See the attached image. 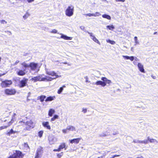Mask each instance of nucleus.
<instances>
[{
    "label": "nucleus",
    "mask_w": 158,
    "mask_h": 158,
    "mask_svg": "<svg viewBox=\"0 0 158 158\" xmlns=\"http://www.w3.org/2000/svg\"><path fill=\"white\" fill-rule=\"evenodd\" d=\"M101 80L103 81H98L96 82L95 84L97 85H100L103 87H104L107 84H110L111 82L110 80L108 79L106 77H102Z\"/></svg>",
    "instance_id": "f257e3e1"
},
{
    "label": "nucleus",
    "mask_w": 158,
    "mask_h": 158,
    "mask_svg": "<svg viewBox=\"0 0 158 158\" xmlns=\"http://www.w3.org/2000/svg\"><path fill=\"white\" fill-rule=\"evenodd\" d=\"M24 154L22 152L18 150H15L14 151L13 154L7 158H23Z\"/></svg>",
    "instance_id": "f03ea898"
},
{
    "label": "nucleus",
    "mask_w": 158,
    "mask_h": 158,
    "mask_svg": "<svg viewBox=\"0 0 158 158\" xmlns=\"http://www.w3.org/2000/svg\"><path fill=\"white\" fill-rule=\"evenodd\" d=\"M0 81H2L0 83V85L2 88L9 87L13 83L11 80H5L3 81L2 78H0Z\"/></svg>",
    "instance_id": "7ed1b4c3"
},
{
    "label": "nucleus",
    "mask_w": 158,
    "mask_h": 158,
    "mask_svg": "<svg viewBox=\"0 0 158 158\" xmlns=\"http://www.w3.org/2000/svg\"><path fill=\"white\" fill-rule=\"evenodd\" d=\"M25 126V128L24 129V130L30 131L34 127L35 125L33 122L30 120L26 122Z\"/></svg>",
    "instance_id": "20e7f679"
},
{
    "label": "nucleus",
    "mask_w": 158,
    "mask_h": 158,
    "mask_svg": "<svg viewBox=\"0 0 158 158\" xmlns=\"http://www.w3.org/2000/svg\"><path fill=\"white\" fill-rule=\"evenodd\" d=\"M74 7L73 6H69L65 11L66 15L68 17L72 16L73 14Z\"/></svg>",
    "instance_id": "39448f33"
},
{
    "label": "nucleus",
    "mask_w": 158,
    "mask_h": 158,
    "mask_svg": "<svg viewBox=\"0 0 158 158\" xmlns=\"http://www.w3.org/2000/svg\"><path fill=\"white\" fill-rule=\"evenodd\" d=\"M16 91L14 88H7L4 90V93L7 95H14L16 93Z\"/></svg>",
    "instance_id": "423d86ee"
},
{
    "label": "nucleus",
    "mask_w": 158,
    "mask_h": 158,
    "mask_svg": "<svg viewBox=\"0 0 158 158\" xmlns=\"http://www.w3.org/2000/svg\"><path fill=\"white\" fill-rule=\"evenodd\" d=\"M15 117H13L10 121H7L6 125L0 127V130L9 127L15 122Z\"/></svg>",
    "instance_id": "0eeeda50"
},
{
    "label": "nucleus",
    "mask_w": 158,
    "mask_h": 158,
    "mask_svg": "<svg viewBox=\"0 0 158 158\" xmlns=\"http://www.w3.org/2000/svg\"><path fill=\"white\" fill-rule=\"evenodd\" d=\"M42 75H40L38 76L34 77L31 79V80L34 82H36L37 81H44L45 78L42 77Z\"/></svg>",
    "instance_id": "6e6552de"
},
{
    "label": "nucleus",
    "mask_w": 158,
    "mask_h": 158,
    "mask_svg": "<svg viewBox=\"0 0 158 158\" xmlns=\"http://www.w3.org/2000/svg\"><path fill=\"white\" fill-rule=\"evenodd\" d=\"M28 79L26 78H24L21 80L19 83L18 86L20 88H22L26 86L28 81Z\"/></svg>",
    "instance_id": "1a4fd4ad"
},
{
    "label": "nucleus",
    "mask_w": 158,
    "mask_h": 158,
    "mask_svg": "<svg viewBox=\"0 0 158 158\" xmlns=\"http://www.w3.org/2000/svg\"><path fill=\"white\" fill-rule=\"evenodd\" d=\"M38 65V63L34 62H31L29 64L31 69L32 71L35 70L37 69Z\"/></svg>",
    "instance_id": "9d476101"
},
{
    "label": "nucleus",
    "mask_w": 158,
    "mask_h": 158,
    "mask_svg": "<svg viewBox=\"0 0 158 158\" xmlns=\"http://www.w3.org/2000/svg\"><path fill=\"white\" fill-rule=\"evenodd\" d=\"M66 147L65 143H62L59 146V147L57 149H54L53 150L54 152H60L61 150L64 148H65Z\"/></svg>",
    "instance_id": "9b49d317"
},
{
    "label": "nucleus",
    "mask_w": 158,
    "mask_h": 158,
    "mask_svg": "<svg viewBox=\"0 0 158 158\" xmlns=\"http://www.w3.org/2000/svg\"><path fill=\"white\" fill-rule=\"evenodd\" d=\"M88 33L89 35L90 36L92 37V39L95 43L98 44H100V43L99 41L96 38V37L94 36L93 35V34L92 33L88 32Z\"/></svg>",
    "instance_id": "f8f14e48"
},
{
    "label": "nucleus",
    "mask_w": 158,
    "mask_h": 158,
    "mask_svg": "<svg viewBox=\"0 0 158 158\" xmlns=\"http://www.w3.org/2000/svg\"><path fill=\"white\" fill-rule=\"evenodd\" d=\"M16 73L18 76H23L26 74L25 70L19 69L17 72Z\"/></svg>",
    "instance_id": "ddd939ff"
},
{
    "label": "nucleus",
    "mask_w": 158,
    "mask_h": 158,
    "mask_svg": "<svg viewBox=\"0 0 158 158\" xmlns=\"http://www.w3.org/2000/svg\"><path fill=\"white\" fill-rule=\"evenodd\" d=\"M101 14L98 12H96L95 13L91 14V13H88L87 14H85V16H89V17H91V16H98L100 15Z\"/></svg>",
    "instance_id": "4468645a"
},
{
    "label": "nucleus",
    "mask_w": 158,
    "mask_h": 158,
    "mask_svg": "<svg viewBox=\"0 0 158 158\" xmlns=\"http://www.w3.org/2000/svg\"><path fill=\"white\" fill-rule=\"evenodd\" d=\"M42 125L44 127L46 128L48 130H50L51 129V127L50 125H49V123L48 122H43L42 123Z\"/></svg>",
    "instance_id": "2eb2a0df"
},
{
    "label": "nucleus",
    "mask_w": 158,
    "mask_h": 158,
    "mask_svg": "<svg viewBox=\"0 0 158 158\" xmlns=\"http://www.w3.org/2000/svg\"><path fill=\"white\" fill-rule=\"evenodd\" d=\"M81 139V138H77L76 139H73L70 140L69 141L70 143L72 144L73 143L77 144L79 143Z\"/></svg>",
    "instance_id": "dca6fc26"
},
{
    "label": "nucleus",
    "mask_w": 158,
    "mask_h": 158,
    "mask_svg": "<svg viewBox=\"0 0 158 158\" xmlns=\"http://www.w3.org/2000/svg\"><path fill=\"white\" fill-rule=\"evenodd\" d=\"M138 67L139 70L142 73H145V71L143 68V65L140 63L138 64Z\"/></svg>",
    "instance_id": "f3484780"
},
{
    "label": "nucleus",
    "mask_w": 158,
    "mask_h": 158,
    "mask_svg": "<svg viewBox=\"0 0 158 158\" xmlns=\"http://www.w3.org/2000/svg\"><path fill=\"white\" fill-rule=\"evenodd\" d=\"M60 38L65 40H72L73 38L71 37H68L62 34H61Z\"/></svg>",
    "instance_id": "a211bd4d"
},
{
    "label": "nucleus",
    "mask_w": 158,
    "mask_h": 158,
    "mask_svg": "<svg viewBox=\"0 0 158 158\" xmlns=\"http://www.w3.org/2000/svg\"><path fill=\"white\" fill-rule=\"evenodd\" d=\"M48 74L49 75H51L52 76H55L56 77H55L54 78L55 79L58 78L59 77V76L56 75V73L54 71L49 72L48 73Z\"/></svg>",
    "instance_id": "6ab92c4d"
},
{
    "label": "nucleus",
    "mask_w": 158,
    "mask_h": 158,
    "mask_svg": "<svg viewBox=\"0 0 158 158\" xmlns=\"http://www.w3.org/2000/svg\"><path fill=\"white\" fill-rule=\"evenodd\" d=\"M56 98L55 96H49L45 100V101L48 102V101H51L53 100H54Z\"/></svg>",
    "instance_id": "aec40b11"
},
{
    "label": "nucleus",
    "mask_w": 158,
    "mask_h": 158,
    "mask_svg": "<svg viewBox=\"0 0 158 158\" xmlns=\"http://www.w3.org/2000/svg\"><path fill=\"white\" fill-rule=\"evenodd\" d=\"M16 132V131H14L12 129H11L9 132L6 133V134L8 136H10L11 134H15Z\"/></svg>",
    "instance_id": "412c9836"
},
{
    "label": "nucleus",
    "mask_w": 158,
    "mask_h": 158,
    "mask_svg": "<svg viewBox=\"0 0 158 158\" xmlns=\"http://www.w3.org/2000/svg\"><path fill=\"white\" fill-rule=\"evenodd\" d=\"M46 98V96L45 95H41L40 96H38L37 98L38 99H39L40 102H43L44 101V99Z\"/></svg>",
    "instance_id": "4be33fe9"
},
{
    "label": "nucleus",
    "mask_w": 158,
    "mask_h": 158,
    "mask_svg": "<svg viewBox=\"0 0 158 158\" xmlns=\"http://www.w3.org/2000/svg\"><path fill=\"white\" fill-rule=\"evenodd\" d=\"M43 152V148L40 147L37 150L36 153L41 155Z\"/></svg>",
    "instance_id": "5701e85b"
},
{
    "label": "nucleus",
    "mask_w": 158,
    "mask_h": 158,
    "mask_svg": "<svg viewBox=\"0 0 158 158\" xmlns=\"http://www.w3.org/2000/svg\"><path fill=\"white\" fill-rule=\"evenodd\" d=\"M123 57L125 59H129L131 61H133L134 60V57L133 56H123Z\"/></svg>",
    "instance_id": "b1692460"
},
{
    "label": "nucleus",
    "mask_w": 158,
    "mask_h": 158,
    "mask_svg": "<svg viewBox=\"0 0 158 158\" xmlns=\"http://www.w3.org/2000/svg\"><path fill=\"white\" fill-rule=\"evenodd\" d=\"M26 122L23 119H22V120L20 121L19 122V126L22 127L25 126Z\"/></svg>",
    "instance_id": "393cba45"
},
{
    "label": "nucleus",
    "mask_w": 158,
    "mask_h": 158,
    "mask_svg": "<svg viewBox=\"0 0 158 158\" xmlns=\"http://www.w3.org/2000/svg\"><path fill=\"white\" fill-rule=\"evenodd\" d=\"M55 112V110L52 109H50L48 113V115L49 116L51 117L52 116L53 114H54Z\"/></svg>",
    "instance_id": "a878e982"
},
{
    "label": "nucleus",
    "mask_w": 158,
    "mask_h": 158,
    "mask_svg": "<svg viewBox=\"0 0 158 158\" xmlns=\"http://www.w3.org/2000/svg\"><path fill=\"white\" fill-rule=\"evenodd\" d=\"M67 129L68 130V131H75L76 130L75 127L72 126H69L67 127Z\"/></svg>",
    "instance_id": "bb28decb"
},
{
    "label": "nucleus",
    "mask_w": 158,
    "mask_h": 158,
    "mask_svg": "<svg viewBox=\"0 0 158 158\" xmlns=\"http://www.w3.org/2000/svg\"><path fill=\"white\" fill-rule=\"evenodd\" d=\"M65 86L63 85L62 87H60L57 91V93L59 94H60L63 90V88L65 87Z\"/></svg>",
    "instance_id": "cd10ccee"
},
{
    "label": "nucleus",
    "mask_w": 158,
    "mask_h": 158,
    "mask_svg": "<svg viewBox=\"0 0 158 158\" xmlns=\"http://www.w3.org/2000/svg\"><path fill=\"white\" fill-rule=\"evenodd\" d=\"M102 17L103 18L106 19L108 20L111 19V17L108 15L106 14H104L102 15Z\"/></svg>",
    "instance_id": "c85d7f7f"
},
{
    "label": "nucleus",
    "mask_w": 158,
    "mask_h": 158,
    "mask_svg": "<svg viewBox=\"0 0 158 158\" xmlns=\"http://www.w3.org/2000/svg\"><path fill=\"white\" fill-rule=\"evenodd\" d=\"M44 78H45V81L46 80L51 81L54 79V78H52L51 77L47 76H46L45 77H44Z\"/></svg>",
    "instance_id": "c756f323"
},
{
    "label": "nucleus",
    "mask_w": 158,
    "mask_h": 158,
    "mask_svg": "<svg viewBox=\"0 0 158 158\" xmlns=\"http://www.w3.org/2000/svg\"><path fill=\"white\" fill-rule=\"evenodd\" d=\"M59 116L57 115H55L51 119V121H53L55 120V119H58V118Z\"/></svg>",
    "instance_id": "7c9ffc66"
},
{
    "label": "nucleus",
    "mask_w": 158,
    "mask_h": 158,
    "mask_svg": "<svg viewBox=\"0 0 158 158\" xmlns=\"http://www.w3.org/2000/svg\"><path fill=\"white\" fill-rule=\"evenodd\" d=\"M44 133L43 131H40L38 132V136L40 138H41Z\"/></svg>",
    "instance_id": "2f4dec72"
},
{
    "label": "nucleus",
    "mask_w": 158,
    "mask_h": 158,
    "mask_svg": "<svg viewBox=\"0 0 158 158\" xmlns=\"http://www.w3.org/2000/svg\"><path fill=\"white\" fill-rule=\"evenodd\" d=\"M21 65H23L25 68L29 67V65L26 64L25 62H23V63L21 64Z\"/></svg>",
    "instance_id": "473e14b6"
},
{
    "label": "nucleus",
    "mask_w": 158,
    "mask_h": 158,
    "mask_svg": "<svg viewBox=\"0 0 158 158\" xmlns=\"http://www.w3.org/2000/svg\"><path fill=\"white\" fill-rule=\"evenodd\" d=\"M148 139L150 143H154L155 142H157L156 140L153 139H150L149 137H148Z\"/></svg>",
    "instance_id": "72a5a7b5"
},
{
    "label": "nucleus",
    "mask_w": 158,
    "mask_h": 158,
    "mask_svg": "<svg viewBox=\"0 0 158 158\" xmlns=\"http://www.w3.org/2000/svg\"><path fill=\"white\" fill-rule=\"evenodd\" d=\"M63 152H61V153H57L56 154L57 157L58 158H61L63 155Z\"/></svg>",
    "instance_id": "f704fd0d"
},
{
    "label": "nucleus",
    "mask_w": 158,
    "mask_h": 158,
    "mask_svg": "<svg viewBox=\"0 0 158 158\" xmlns=\"http://www.w3.org/2000/svg\"><path fill=\"white\" fill-rule=\"evenodd\" d=\"M107 42L110 43L111 44H115V42L113 40H107Z\"/></svg>",
    "instance_id": "c9c22d12"
},
{
    "label": "nucleus",
    "mask_w": 158,
    "mask_h": 158,
    "mask_svg": "<svg viewBox=\"0 0 158 158\" xmlns=\"http://www.w3.org/2000/svg\"><path fill=\"white\" fill-rule=\"evenodd\" d=\"M107 28H108L109 30H112L114 28V26L113 25H111L110 26H107Z\"/></svg>",
    "instance_id": "e433bc0d"
},
{
    "label": "nucleus",
    "mask_w": 158,
    "mask_h": 158,
    "mask_svg": "<svg viewBox=\"0 0 158 158\" xmlns=\"http://www.w3.org/2000/svg\"><path fill=\"white\" fill-rule=\"evenodd\" d=\"M29 16V14L28 13H26L23 16V18L25 19H27Z\"/></svg>",
    "instance_id": "4c0bfd02"
},
{
    "label": "nucleus",
    "mask_w": 158,
    "mask_h": 158,
    "mask_svg": "<svg viewBox=\"0 0 158 158\" xmlns=\"http://www.w3.org/2000/svg\"><path fill=\"white\" fill-rule=\"evenodd\" d=\"M41 155L36 153L35 158H40Z\"/></svg>",
    "instance_id": "58836bf2"
},
{
    "label": "nucleus",
    "mask_w": 158,
    "mask_h": 158,
    "mask_svg": "<svg viewBox=\"0 0 158 158\" xmlns=\"http://www.w3.org/2000/svg\"><path fill=\"white\" fill-rule=\"evenodd\" d=\"M140 143H143L144 144H147L148 143V140H145L143 141H140Z\"/></svg>",
    "instance_id": "ea45409f"
},
{
    "label": "nucleus",
    "mask_w": 158,
    "mask_h": 158,
    "mask_svg": "<svg viewBox=\"0 0 158 158\" xmlns=\"http://www.w3.org/2000/svg\"><path fill=\"white\" fill-rule=\"evenodd\" d=\"M0 23L1 24H6L7 23V22L4 20H1L0 21Z\"/></svg>",
    "instance_id": "a19ab883"
},
{
    "label": "nucleus",
    "mask_w": 158,
    "mask_h": 158,
    "mask_svg": "<svg viewBox=\"0 0 158 158\" xmlns=\"http://www.w3.org/2000/svg\"><path fill=\"white\" fill-rule=\"evenodd\" d=\"M68 130L67 129V128L66 129H63L62 130V131L64 133H66L67 132Z\"/></svg>",
    "instance_id": "79ce46f5"
},
{
    "label": "nucleus",
    "mask_w": 158,
    "mask_h": 158,
    "mask_svg": "<svg viewBox=\"0 0 158 158\" xmlns=\"http://www.w3.org/2000/svg\"><path fill=\"white\" fill-rule=\"evenodd\" d=\"M24 147L28 148H29V147L27 143H24Z\"/></svg>",
    "instance_id": "37998d69"
},
{
    "label": "nucleus",
    "mask_w": 158,
    "mask_h": 158,
    "mask_svg": "<svg viewBox=\"0 0 158 158\" xmlns=\"http://www.w3.org/2000/svg\"><path fill=\"white\" fill-rule=\"evenodd\" d=\"M133 142L135 143H140V141L137 140H134L133 141Z\"/></svg>",
    "instance_id": "c03bdc74"
},
{
    "label": "nucleus",
    "mask_w": 158,
    "mask_h": 158,
    "mask_svg": "<svg viewBox=\"0 0 158 158\" xmlns=\"http://www.w3.org/2000/svg\"><path fill=\"white\" fill-rule=\"evenodd\" d=\"M51 32L55 34L57 32V31L55 29H53L52 31Z\"/></svg>",
    "instance_id": "a18cd8bd"
},
{
    "label": "nucleus",
    "mask_w": 158,
    "mask_h": 158,
    "mask_svg": "<svg viewBox=\"0 0 158 158\" xmlns=\"http://www.w3.org/2000/svg\"><path fill=\"white\" fill-rule=\"evenodd\" d=\"M87 109L86 108H83L82 110V111L84 113H85L87 112Z\"/></svg>",
    "instance_id": "49530a36"
},
{
    "label": "nucleus",
    "mask_w": 158,
    "mask_h": 158,
    "mask_svg": "<svg viewBox=\"0 0 158 158\" xmlns=\"http://www.w3.org/2000/svg\"><path fill=\"white\" fill-rule=\"evenodd\" d=\"M134 40L135 43H137V37L136 36H135L134 37Z\"/></svg>",
    "instance_id": "de8ad7c7"
},
{
    "label": "nucleus",
    "mask_w": 158,
    "mask_h": 158,
    "mask_svg": "<svg viewBox=\"0 0 158 158\" xmlns=\"http://www.w3.org/2000/svg\"><path fill=\"white\" fill-rule=\"evenodd\" d=\"M85 78L86 79V80H85V82H90L89 81H88V77H85Z\"/></svg>",
    "instance_id": "09e8293b"
},
{
    "label": "nucleus",
    "mask_w": 158,
    "mask_h": 158,
    "mask_svg": "<svg viewBox=\"0 0 158 158\" xmlns=\"http://www.w3.org/2000/svg\"><path fill=\"white\" fill-rule=\"evenodd\" d=\"M19 62V61L18 60H16L15 64H14V65H16Z\"/></svg>",
    "instance_id": "8fccbe9b"
},
{
    "label": "nucleus",
    "mask_w": 158,
    "mask_h": 158,
    "mask_svg": "<svg viewBox=\"0 0 158 158\" xmlns=\"http://www.w3.org/2000/svg\"><path fill=\"white\" fill-rule=\"evenodd\" d=\"M6 74V73H0V77H1L2 76L5 75Z\"/></svg>",
    "instance_id": "3c124183"
},
{
    "label": "nucleus",
    "mask_w": 158,
    "mask_h": 158,
    "mask_svg": "<svg viewBox=\"0 0 158 158\" xmlns=\"http://www.w3.org/2000/svg\"><path fill=\"white\" fill-rule=\"evenodd\" d=\"M34 0H27V1L28 2L30 3L33 1Z\"/></svg>",
    "instance_id": "603ef678"
},
{
    "label": "nucleus",
    "mask_w": 158,
    "mask_h": 158,
    "mask_svg": "<svg viewBox=\"0 0 158 158\" xmlns=\"http://www.w3.org/2000/svg\"><path fill=\"white\" fill-rule=\"evenodd\" d=\"M114 156V157H116L119 156H120L119 155H115Z\"/></svg>",
    "instance_id": "864d4df0"
},
{
    "label": "nucleus",
    "mask_w": 158,
    "mask_h": 158,
    "mask_svg": "<svg viewBox=\"0 0 158 158\" xmlns=\"http://www.w3.org/2000/svg\"><path fill=\"white\" fill-rule=\"evenodd\" d=\"M136 158H144L142 156H140V157H137Z\"/></svg>",
    "instance_id": "5fc2aeb1"
},
{
    "label": "nucleus",
    "mask_w": 158,
    "mask_h": 158,
    "mask_svg": "<svg viewBox=\"0 0 158 158\" xmlns=\"http://www.w3.org/2000/svg\"><path fill=\"white\" fill-rule=\"evenodd\" d=\"M62 63L63 64H67V62H63Z\"/></svg>",
    "instance_id": "6e6d98bb"
},
{
    "label": "nucleus",
    "mask_w": 158,
    "mask_h": 158,
    "mask_svg": "<svg viewBox=\"0 0 158 158\" xmlns=\"http://www.w3.org/2000/svg\"><path fill=\"white\" fill-rule=\"evenodd\" d=\"M157 34V32H155L154 33H153V34L154 35H155V34Z\"/></svg>",
    "instance_id": "4d7b16f0"
},
{
    "label": "nucleus",
    "mask_w": 158,
    "mask_h": 158,
    "mask_svg": "<svg viewBox=\"0 0 158 158\" xmlns=\"http://www.w3.org/2000/svg\"><path fill=\"white\" fill-rule=\"evenodd\" d=\"M114 158V156H112L110 157V158Z\"/></svg>",
    "instance_id": "13d9d810"
},
{
    "label": "nucleus",
    "mask_w": 158,
    "mask_h": 158,
    "mask_svg": "<svg viewBox=\"0 0 158 158\" xmlns=\"http://www.w3.org/2000/svg\"><path fill=\"white\" fill-rule=\"evenodd\" d=\"M8 120H8L6 119V120H4V122H6V121H8Z\"/></svg>",
    "instance_id": "bf43d9fd"
},
{
    "label": "nucleus",
    "mask_w": 158,
    "mask_h": 158,
    "mask_svg": "<svg viewBox=\"0 0 158 158\" xmlns=\"http://www.w3.org/2000/svg\"><path fill=\"white\" fill-rule=\"evenodd\" d=\"M106 135H106V134H104V135H102V136H106Z\"/></svg>",
    "instance_id": "052dcab7"
},
{
    "label": "nucleus",
    "mask_w": 158,
    "mask_h": 158,
    "mask_svg": "<svg viewBox=\"0 0 158 158\" xmlns=\"http://www.w3.org/2000/svg\"><path fill=\"white\" fill-rule=\"evenodd\" d=\"M8 32H9V34H11V32H10V31H7Z\"/></svg>",
    "instance_id": "680f3d73"
},
{
    "label": "nucleus",
    "mask_w": 158,
    "mask_h": 158,
    "mask_svg": "<svg viewBox=\"0 0 158 158\" xmlns=\"http://www.w3.org/2000/svg\"><path fill=\"white\" fill-rule=\"evenodd\" d=\"M1 59H2L1 57H0V62L1 61Z\"/></svg>",
    "instance_id": "e2e57ef3"
},
{
    "label": "nucleus",
    "mask_w": 158,
    "mask_h": 158,
    "mask_svg": "<svg viewBox=\"0 0 158 158\" xmlns=\"http://www.w3.org/2000/svg\"><path fill=\"white\" fill-rule=\"evenodd\" d=\"M14 115L15 116L16 115V114L14 113Z\"/></svg>",
    "instance_id": "0e129e2a"
}]
</instances>
